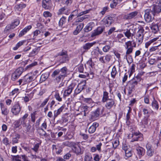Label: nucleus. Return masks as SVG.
<instances>
[{"label":"nucleus","instance_id":"f257e3e1","mask_svg":"<svg viewBox=\"0 0 161 161\" xmlns=\"http://www.w3.org/2000/svg\"><path fill=\"white\" fill-rule=\"evenodd\" d=\"M68 69L66 67H63L60 69L55 70L51 75V77L54 81L57 83H59L67 76Z\"/></svg>","mask_w":161,"mask_h":161},{"label":"nucleus","instance_id":"f03ea898","mask_svg":"<svg viewBox=\"0 0 161 161\" xmlns=\"http://www.w3.org/2000/svg\"><path fill=\"white\" fill-rule=\"evenodd\" d=\"M109 93L105 89L103 90L102 102L103 103H106L105 105V108L108 109H110L114 105L115 102L114 100L112 98H109Z\"/></svg>","mask_w":161,"mask_h":161},{"label":"nucleus","instance_id":"7ed1b4c3","mask_svg":"<svg viewBox=\"0 0 161 161\" xmlns=\"http://www.w3.org/2000/svg\"><path fill=\"white\" fill-rule=\"evenodd\" d=\"M36 78V77L34 75H26L22 79H19L18 82L19 85L22 84V85L28 84L34 80Z\"/></svg>","mask_w":161,"mask_h":161},{"label":"nucleus","instance_id":"20e7f679","mask_svg":"<svg viewBox=\"0 0 161 161\" xmlns=\"http://www.w3.org/2000/svg\"><path fill=\"white\" fill-rule=\"evenodd\" d=\"M144 31L143 28L142 27H138L136 32H134L136 42L138 46L140 45L143 41Z\"/></svg>","mask_w":161,"mask_h":161},{"label":"nucleus","instance_id":"39448f33","mask_svg":"<svg viewBox=\"0 0 161 161\" xmlns=\"http://www.w3.org/2000/svg\"><path fill=\"white\" fill-rule=\"evenodd\" d=\"M104 108L99 107L97 108L95 110L91 113V119L92 120L94 121L98 119L100 115L103 113Z\"/></svg>","mask_w":161,"mask_h":161},{"label":"nucleus","instance_id":"423d86ee","mask_svg":"<svg viewBox=\"0 0 161 161\" xmlns=\"http://www.w3.org/2000/svg\"><path fill=\"white\" fill-rule=\"evenodd\" d=\"M145 13L144 17L147 23L152 22L154 19V13L150 8L145 10Z\"/></svg>","mask_w":161,"mask_h":161},{"label":"nucleus","instance_id":"0eeeda50","mask_svg":"<svg viewBox=\"0 0 161 161\" xmlns=\"http://www.w3.org/2000/svg\"><path fill=\"white\" fill-rule=\"evenodd\" d=\"M75 86V83L74 82H72L69 86L66 88L63 94V97L65 98L66 97L69 96Z\"/></svg>","mask_w":161,"mask_h":161},{"label":"nucleus","instance_id":"6e6552de","mask_svg":"<svg viewBox=\"0 0 161 161\" xmlns=\"http://www.w3.org/2000/svg\"><path fill=\"white\" fill-rule=\"evenodd\" d=\"M28 115L29 114L28 113H26L22 117L19 119L22 127L25 128V131L26 132L28 131L30 129L29 126H28L26 124V119Z\"/></svg>","mask_w":161,"mask_h":161},{"label":"nucleus","instance_id":"1a4fd4ad","mask_svg":"<svg viewBox=\"0 0 161 161\" xmlns=\"http://www.w3.org/2000/svg\"><path fill=\"white\" fill-rule=\"evenodd\" d=\"M21 107L19 102L16 103L12 107L11 112L12 114L15 115H18L20 112Z\"/></svg>","mask_w":161,"mask_h":161},{"label":"nucleus","instance_id":"9d476101","mask_svg":"<svg viewBox=\"0 0 161 161\" xmlns=\"http://www.w3.org/2000/svg\"><path fill=\"white\" fill-rule=\"evenodd\" d=\"M136 30V28L133 29L128 28L123 30V33L128 39H130L135 36L134 31Z\"/></svg>","mask_w":161,"mask_h":161},{"label":"nucleus","instance_id":"9b49d317","mask_svg":"<svg viewBox=\"0 0 161 161\" xmlns=\"http://www.w3.org/2000/svg\"><path fill=\"white\" fill-rule=\"evenodd\" d=\"M122 149L125 153V156L127 158L131 157L132 155V149L129 146L126 144H123L122 146Z\"/></svg>","mask_w":161,"mask_h":161},{"label":"nucleus","instance_id":"f8f14e48","mask_svg":"<svg viewBox=\"0 0 161 161\" xmlns=\"http://www.w3.org/2000/svg\"><path fill=\"white\" fill-rule=\"evenodd\" d=\"M143 135L139 132H136L133 133L132 137L133 138L131 142H133L136 141H142L143 138Z\"/></svg>","mask_w":161,"mask_h":161},{"label":"nucleus","instance_id":"ddd939ff","mask_svg":"<svg viewBox=\"0 0 161 161\" xmlns=\"http://www.w3.org/2000/svg\"><path fill=\"white\" fill-rule=\"evenodd\" d=\"M103 24L106 27H109L114 22V20L112 17L108 16L105 17L102 20Z\"/></svg>","mask_w":161,"mask_h":161},{"label":"nucleus","instance_id":"4468645a","mask_svg":"<svg viewBox=\"0 0 161 161\" xmlns=\"http://www.w3.org/2000/svg\"><path fill=\"white\" fill-rule=\"evenodd\" d=\"M73 152L77 155L82 154L84 153V150L82 149L80 146L79 145V143H75L73 147L72 148Z\"/></svg>","mask_w":161,"mask_h":161},{"label":"nucleus","instance_id":"2eb2a0df","mask_svg":"<svg viewBox=\"0 0 161 161\" xmlns=\"http://www.w3.org/2000/svg\"><path fill=\"white\" fill-rule=\"evenodd\" d=\"M52 4L51 0H42V7L45 10H50L51 9Z\"/></svg>","mask_w":161,"mask_h":161},{"label":"nucleus","instance_id":"dca6fc26","mask_svg":"<svg viewBox=\"0 0 161 161\" xmlns=\"http://www.w3.org/2000/svg\"><path fill=\"white\" fill-rule=\"evenodd\" d=\"M105 30L104 27L99 26L96 29L94 30L91 35V37H94L97 36L101 34Z\"/></svg>","mask_w":161,"mask_h":161},{"label":"nucleus","instance_id":"f3484780","mask_svg":"<svg viewBox=\"0 0 161 161\" xmlns=\"http://www.w3.org/2000/svg\"><path fill=\"white\" fill-rule=\"evenodd\" d=\"M0 106L2 114L5 116H7L9 113V110L8 109L7 106L3 103H0Z\"/></svg>","mask_w":161,"mask_h":161},{"label":"nucleus","instance_id":"a211bd4d","mask_svg":"<svg viewBox=\"0 0 161 161\" xmlns=\"http://www.w3.org/2000/svg\"><path fill=\"white\" fill-rule=\"evenodd\" d=\"M99 125L98 123L96 122H94L92 125L89 127L88 130V132L90 134L94 133Z\"/></svg>","mask_w":161,"mask_h":161},{"label":"nucleus","instance_id":"6ab92c4d","mask_svg":"<svg viewBox=\"0 0 161 161\" xmlns=\"http://www.w3.org/2000/svg\"><path fill=\"white\" fill-rule=\"evenodd\" d=\"M136 153L140 158L144 155L145 154V149L141 147H136Z\"/></svg>","mask_w":161,"mask_h":161},{"label":"nucleus","instance_id":"aec40b11","mask_svg":"<svg viewBox=\"0 0 161 161\" xmlns=\"http://www.w3.org/2000/svg\"><path fill=\"white\" fill-rule=\"evenodd\" d=\"M150 8L155 14V13H159L161 12V6L153 5L150 7Z\"/></svg>","mask_w":161,"mask_h":161},{"label":"nucleus","instance_id":"412c9836","mask_svg":"<svg viewBox=\"0 0 161 161\" xmlns=\"http://www.w3.org/2000/svg\"><path fill=\"white\" fill-rule=\"evenodd\" d=\"M32 28L31 25H29L25 27L24 29L21 31L19 34V37H21L26 34Z\"/></svg>","mask_w":161,"mask_h":161},{"label":"nucleus","instance_id":"4be33fe9","mask_svg":"<svg viewBox=\"0 0 161 161\" xmlns=\"http://www.w3.org/2000/svg\"><path fill=\"white\" fill-rule=\"evenodd\" d=\"M69 14L67 8L65 7H63L59 9L58 14V15L65 14L68 15Z\"/></svg>","mask_w":161,"mask_h":161},{"label":"nucleus","instance_id":"5701e85b","mask_svg":"<svg viewBox=\"0 0 161 161\" xmlns=\"http://www.w3.org/2000/svg\"><path fill=\"white\" fill-rule=\"evenodd\" d=\"M84 27L83 23H81L80 24L76 27V29L74 31L73 34L74 35H77L82 30Z\"/></svg>","mask_w":161,"mask_h":161},{"label":"nucleus","instance_id":"b1692460","mask_svg":"<svg viewBox=\"0 0 161 161\" xmlns=\"http://www.w3.org/2000/svg\"><path fill=\"white\" fill-rule=\"evenodd\" d=\"M95 43L96 42H92L86 43L83 45V48L85 50V51H86L90 49L91 47H92L95 44Z\"/></svg>","mask_w":161,"mask_h":161},{"label":"nucleus","instance_id":"393cba45","mask_svg":"<svg viewBox=\"0 0 161 161\" xmlns=\"http://www.w3.org/2000/svg\"><path fill=\"white\" fill-rule=\"evenodd\" d=\"M138 12L134 11L132 12L125 16V18L126 19H130L134 18L137 14Z\"/></svg>","mask_w":161,"mask_h":161},{"label":"nucleus","instance_id":"a878e982","mask_svg":"<svg viewBox=\"0 0 161 161\" xmlns=\"http://www.w3.org/2000/svg\"><path fill=\"white\" fill-rule=\"evenodd\" d=\"M150 27L152 32L154 34L156 33L159 31V27L157 24L152 23Z\"/></svg>","mask_w":161,"mask_h":161},{"label":"nucleus","instance_id":"bb28decb","mask_svg":"<svg viewBox=\"0 0 161 161\" xmlns=\"http://www.w3.org/2000/svg\"><path fill=\"white\" fill-rule=\"evenodd\" d=\"M64 108V106L63 105L57 110H55L54 112V118H56L58 115L63 111Z\"/></svg>","mask_w":161,"mask_h":161},{"label":"nucleus","instance_id":"cd10ccee","mask_svg":"<svg viewBox=\"0 0 161 161\" xmlns=\"http://www.w3.org/2000/svg\"><path fill=\"white\" fill-rule=\"evenodd\" d=\"M94 25V23L92 22L89 23L84 28V31L86 32H88L91 31Z\"/></svg>","mask_w":161,"mask_h":161},{"label":"nucleus","instance_id":"c85d7f7f","mask_svg":"<svg viewBox=\"0 0 161 161\" xmlns=\"http://www.w3.org/2000/svg\"><path fill=\"white\" fill-rule=\"evenodd\" d=\"M20 138V135L16 133L12 138V144L14 145L18 142L19 139Z\"/></svg>","mask_w":161,"mask_h":161},{"label":"nucleus","instance_id":"c756f323","mask_svg":"<svg viewBox=\"0 0 161 161\" xmlns=\"http://www.w3.org/2000/svg\"><path fill=\"white\" fill-rule=\"evenodd\" d=\"M26 7V5L25 4H20L16 5L14 8V9L15 11H20L21 9Z\"/></svg>","mask_w":161,"mask_h":161},{"label":"nucleus","instance_id":"7c9ffc66","mask_svg":"<svg viewBox=\"0 0 161 161\" xmlns=\"http://www.w3.org/2000/svg\"><path fill=\"white\" fill-rule=\"evenodd\" d=\"M116 38L118 40L119 42L122 43L125 41L126 38L122 34H119L117 35Z\"/></svg>","mask_w":161,"mask_h":161},{"label":"nucleus","instance_id":"2f4dec72","mask_svg":"<svg viewBox=\"0 0 161 161\" xmlns=\"http://www.w3.org/2000/svg\"><path fill=\"white\" fill-rule=\"evenodd\" d=\"M84 161H93L92 157L90 153H87L85 154L84 157Z\"/></svg>","mask_w":161,"mask_h":161},{"label":"nucleus","instance_id":"473e14b6","mask_svg":"<svg viewBox=\"0 0 161 161\" xmlns=\"http://www.w3.org/2000/svg\"><path fill=\"white\" fill-rule=\"evenodd\" d=\"M159 39V37H155L149 40L148 42H146L145 44V47L146 48H148V47L153 42L156 41Z\"/></svg>","mask_w":161,"mask_h":161},{"label":"nucleus","instance_id":"72a5a7b5","mask_svg":"<svg viewBox=\"0 0 161 161\" xmlns=\"http://www.w3.org/2000/svg\"><path fill=\"white\" fill-rule=\"evenodd\" d=\"M152 106L154 109L158 110L159 108V104L158 102L155 99L154 97L152 102Z\"/></svg>","mask_w":161,"mask_h":161},{"label":"nucleus","instance_id":"f704fd0d","mask_svg":"<svg viewBox=\"0 0 161 161\" xmlns=\"http://www.w3.org/2000/svg\"><path fill=\"white\" fill-rule=\"evenodd\" d=\"M86 84V80H82L80 83H79L77 86L78 88H80L82 90H83L85 89Z\"/></svg>","mask_w":161,"mask_h":161},{"label":"nucleus","instance_id":"c9c22d12","mask_svg":"<svg viewBox=\"0 0 161 161\" xmlns=\"http://www.w3.org/2000/svg\"><path fill=\"white\" fill-rule=\"evenodd\" d=\"M111 41H110V43L107 45L104 46L102 48L103 51L105 53L108 52L111 49L112 46H111Z\"/></svg>","mask_w":161,"mask_h":161},{"label":"nucleus","instance_id":"e433bc0d","mask_svg":"<svg viewBox=\"0 0 161 161\" xmlns=\"http://www.w3.org/2000/svg\"><path fill=\"white\" fill-rule=\"evenodd\" d=\"M38 48L36 47L33 49L32 51L29 53L28 57H33L36 55L38 52Z\"/></svg>","mask_w":161,"mask_h":161},{"label":"nucleus","instance_id":"4c0bfd02","mask_svg":"<svg viewBox=\"0 0 161 161\" xmlns=\"http://www.w3.org/2000/svg\"><path fill=\"white\" fill-rule=\"evenodd\" d=\"M80 108L84 112V115L86 116V113H88L89 111V108L87 106H82L80 107Z\"/></svg>","mask_w":161,"mask_h":161},{"label":"nucleus","instance_id":"58836bf2","mask_svg":"<svg viewBox=\"0 0 161 161\" xmlns=\"http://www.w3.org/2000/svg\"><path fill=\"white\" fill-rule=\"evenodd\" d=\"M60 63L63 64L69 61V58L68 55L59 57Z\"/></svg>","mask_w":161,"mask_h":161},{"label":"nucleus","instance_id":"ea45409f","mask_svg":"<svg viewBox=\"0 0 161 161\" xmlns=\"http://www.w3.org/2000/svg\"><path fill=\"white\" fill-rule=\"evenodd\" d=\"M117 74V71L115 66H114L112 69L111 73V77L113 79H114Z\"/></svg>","mask_w":161,"mask_h":161},{"label":"nucleus","instance_id":"a19ab883","mask_svg":"<svg viewBox=\"0 0 161 161\" xmlns=\"http://www.w3.org/2000/svg\"><path fill=\"white\" fill-rule=\"evenodd\" d=\"M20 23V21L18 19H16L14 20V21L11 23L12 25V29H14L18 26Z\"/></svg>","mask_w":161,"mask_h":161},{"label":"nucleus","instance_id":"79ce46f5","mask_svg":"<svg viewBox=\"0 0 161 161\" xmlns=\"http://www.w3.org/2000/svg\"><path fill=\"white\" fill-rule=\"evenodd\" d=\"M75 143L69 141H65L63 142V144L65 146L69 147H73Z\"/></svg>","mask_w":161,"mask_h":161},{"label":"nucleus","instance_id":"37998d69","mask_svg":"<svg viewBox=\"0 0 161 161\" xmlns=\"http://www.w3.org/2000/svg\"><path fill=\"white\" fill-rule=\"evenodd\" d=\"M24 41H19L16 44L15 46L13 48V50H17L20 47L23 45L24 43Z\"/></svg>","mask_w":161,"mask_h":161},{"label":"nucleus","instance_id":"c03bdc74","mask_svg":"<svg viewBox=\"0 0 161 161\" xmlns=\"http://www.w3.org/2000/svg\"><path fill=\"white\" fill-rule=\"evenodd\" d=\"M23 70L24 69L22 67H19L17 68L14 72L20 76L23 73Z\"/></svg>","mask_w":161,"mask_h":161},{"label":"nucleus","instance_id":"a18cd8bd","mask_svg":"<svg viewBox=\"0 0 161 161\" xmlns=\"http://www.w3.org/2000/svg\"><path fill=\"white\" fill-rule=\"evenodd\" d=\"M126 49V52L125 57H127V55H130L133 52V47H130L129 48H125Z\"/></svg>","mask_w":161,"mask_h":161},{"label":"nucleus","instance_id":"49530a36","mask_svg":"<svg viewBox=\"0 0 161 161\" xmlns=\"http://www.w3.org/2000/svg\"><path fill=\"white\" fill-rule=\"evenodd\" d=\"M19 93V89L18 88H15L10 93L9 95L14 96L15 95V96Z\"/></svg>","mask_w":161,"mask_h":161},{"label":"nucleus","instance_id":"de8ad7c7","mask_svg":"<svg viewBox=\"0 0 161 161\" xmlns=\"http://www.w3.org/2000/svg\"><path fill=\"white\" fill-rule=\"evenodd\" d=\"M66 18L64 16H63L60 19L58 25L59 26L62 27L63 24L66 21Z\"/></svg>","mask_w":161,"mask_h":161},{"label":"nucleus","instance_id":"09e8293b","mask_svg":"<svg viewBox=\"0 0 161 161\" xmlns=\"http://www.w3.org/2000/svg\"><path fill=\"white\" fill-rule=\"evenodd\" d=\"M104 58L105 63H108L110 61L112 56L110 54H107L104 56Z\"/></svg>","mask_w":161,"mask_h":161},{"label":"nucleus","instance_id":"8fccbe9b","mask_svg":"<svg viewBox=\"0 0 161 161\" xmlns=\"http://www.w3.org/2000/svg\"><path fill=\"white\" fill-rule=\"evenodd\" d=\"M137 84L138 82H137L135 80L133 79H132L129 82L128 85L135 88V86L137 85Z\"/></svg>","mask_w":161,"mask_h":161},{"label":"nucleus","instance_id":"3c124183","mask_svg":"<svg viewBox=\"0 0 161 161\" xmlns=\"http://www.w3.org/2000/svg\"><path fill=\"white\" fill-rule=\"evenodd\" d=\"M160 45L155 46H153L151 47L149 49V52H153L155 51H158L159 50V47Z\"/></svg>","mask_w":161,"mask_h":161},{"label":"nucleus","instance_id":"603ef678","mask_svg":"<svg viewBox=\"0 0 161 161\" xmlns=\"http://www.w3.org/2000/svg\"><path fill=\"white\" fill-rule=\"evenodd\" d=\"M54 96L58 102H60L62 101V98L60 97L59 94L58 92H55Z\"/></svg>","mask_w":161,"mask_h":161},{"label":"nucleus","instance_id":"864d4df0","mask_svg":"<svg viewBox=\"0 0 161 161\" xmlns=\"http://www.w3.org/2000/svg\"><path fill=\"white\" fill-rule=\"evenodd\" d=\"M40 143H37L34 146V147L31 149L36 153H38V149L40 147Z\"/></svg>","mask_w":161,"mask_h":161},{"label":"nucleus","instance_id":"5fc2aeb1","mask_svg":"<svg viewBox=\"0 0 161 161\" xmlns=\"http://www.w3.org/2000/svg\"><path fill=\"white\" fill-rule=\"evenodd\" d=\"M86 64L89 66V67L90 69L91 68H92L94 64V63L92 62V59L88 60Z\"/></svg>","mask_w":161,"mask_h":161},{"label":"nucleus","instance_id":"6e6d98bb","mask_svg":"<svg viewBox=\"0 0 161 161\" xmlns=\"http://www.w3.org/2000/svg\"><path fill=\"white\" fill-rule=\"evenodd\" d=\"M127 90L128 91V95H130L132 92L134 90L135 88L128 85V87L127 88Z\"/></svg>","mask_w":161,"mask_h":161},{"label":"nucleus","instance_id":"4d7b16f0","mask_svg":"<svg viewBox=\"0 0 161 161\" xmlns=\"http://www.w3.org/2000/svg\"><path fill=\"white\" fill-rule=\"evenodd\" d=\"M37 64V63L36 62H34V63L27 66L25 68V69H31L32 67L36 65Z\"/></svg>","mask_w":161,"mask_h":161},{"label":"nucleus","instance_id":"13d9d810","mask_svg":"<svg viewBox=\"0 0 161 161\" xmlns=\"http://www.w3.org/2000/svg\"><path fill=\"white\" fill-rule=\"evenodd\" d=\"M43 16L46 18L51 17L52 16V14L49 11H45L43 13Z\"/></svg>","mask_w":161,"mask_h":161},{"label":"nucleus","instance_id":"bf43d9fd","mask_svg":"<svg viewBox=\"0 0 161 161\" xmlns=\"http://www.w3.org/2000/svg\"><path fill=\"white\" fill-rule=\"evenodd\" d=\"M14 125L15 127L16 128H18L20 127V126L21 125V124L19 119L15 121L14 123Z\"/></svg>","mask_w":161,"mask_h":161},{"label":"nucleus","instance_id":"052dcab7","mask_svg":"<svg viewBox=\"0 0 161 161\" xmlns=\"http://www.w3.org/2000/svg\"><path fill=\"white\" fill-rule=\"evenodd\" d=\"M55 102L54 100H52L51 101H49L47 105L49 106L51 110H52L53 108V106L55 104Z\"/></svg>","mask_w":161,"mask_h":161},{"label":"nucleus","instance_id":"680f3d73","mask_svg":"<svg viewBox=\"0 0 161 161\" xmlns=\"http://www.w3.org/2000/svg\"><path fill=\"white\" fill-rule=\"evenodd\" d=\"M47 123L46 121H44V122L42 124L41 126V129L42 131H44V129L45 130L47 129Z\"/></svg>","mask_w":161,"mask_h":161},{"label":"nucleus","instance_id":"e2e57ef3","mask_svg":"<svg viewBox=\"0 0 161 161\" xmlns=\"http://www.w3.org/2000/svg\"><path fill=\"white\" fill-rule=\"evenodd\" d=\"M19 76L16 73H15L14 72L12 75V80L13 81H15L17 79Z\"/></svg>","mask_w":161,"mask_h":161},{"label":"nucleus","instance_id":"0e129e2a","mask_svg":"<svg viewBox=\"0 0 161 161\" xmlns=\"http://www.w3.org/2000/svg\"><path fill=\"white\" fill-rule=\"evenodd\" d=\"M23 98L24 99V101L25 103H27L29 102L30 100H31V97H30L29 94H27V96L23 97Z\"/></svg>","mask_w":161,"mask_h":161},{"label":"nucleus","instance_id":"69168bd1","mask_svg":"<svg viewBox=\"0 0 161 161\" xmlns=\"http://www.w3.org/2000/svg\"><path fill=\"white\" fill-rule=\"evenodd\" d=\"M119 141L118 140L113 141L112 145L114 148L115 149L119 145Z\"/></svg>","mask_w":161,"mask_h":161},{"label":"nucleus","instance_id":"338daca9","mask_svg":"<svg viewBox=\"0 0 161 161\" xmlns=\"http://www.w3.org/2000/svg\"><path fill=\"white\" fill-rule=\"evenodd\" d=\"M2 142L6 146H7L10 144L8 138L5 137L2 140Z\"/></svg>","mask_w":161,"mask_h":161},{"label":"nucleus","instance_id":"774afa93","mask_svg":"<svg viewBox=\"0 0 161 161\" xmlns=\"http://www.w3.org/2000/svg\"><path fill=\"white\" fill-rule=\"evenodd\" d=\"M21 156L17 155L14 156L13 158V161H21Z\"/></svg>","mask_w":161,"mask_h":161}]
</instances>
